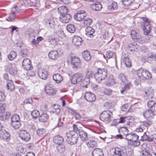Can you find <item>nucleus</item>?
Returning <instances> with one entry per match:
<instances>
[{"instance_id": "nucleus-1", "label": "nucleus", "mask_w": 156, "mask_h": 156, "mask_svg": "<svg viewBox=\"0 0 156 156\" xmlns=\"http://www.w3.org/2000/svg\"><path fill=\"white\" fill-rule=\"evenodd\" d=\"M148 107L150 109H146L143 112V115L147 119L152 117L154 115L153 111L156 110V103L152 100L149 101L147 103Z\"/></svg>"}, {"instance_id": "nucleus-2", "label": "nucleus", "mask_w": 156, "mask_h": 156, "mask_svg": "<svg viewBox=\"0 0 156 156\" xmlns=\"http://www.w3.org/2000/svg\"><path fill=\"white\" fill-rule=\"evenodd\" d=\"M79 122H76V124L73 125V131L74 132L77 136L79 135L81 140L83 141L88 140L87 134L85 131L81 129L78 128Z\"/></svg>"}, {"instance_id": "nucleus-3", "label": "nucleus", "mask_w": 156, "mask_h": 156, "mask_svg": "<svg viewBox=\"0 0 156 156\" xmlns=\"http://www.w3.org/2000/svg\"><path fill=\"white\" fill-rule=\"evenodd\" d=\"M137 75L140 81L143 80H148L152 77V75L148 71L140 68L136 71Z\"/></svg>"}, {"instance_id": "nucleus-4", "label": "nucleus", "mask_w": 156, "mask_h": 156, "mask_svg": "<svg viewBox=\"0 0 156 156\" xmlns=\"http://www.w3.org/2000/svg\"><path fill=\"white\" fill-rule=\"evenodd\" d=\"M107 71L105 69L98 68L97 72L94 75V78L97 82L99 83L107 76Z\"/></svg>"}, {"instance_id": "nucleus-5", "label": "nucleus", "mask_w": 156, "mask_h": 156, "mask_svg": "<svg viewBox=\"0 0 156 156\" xmlns=\"http://www.w3.org/2000/svg\"><path fill=\"white\" fill-rule=\"evenodd\" d=\"M73 132H70L66 133V141L69 144L73 145L76 144L78 140L77 134L74 133Z\"/></svg>"}, {"instance_id": "nucleus-6", "label": "nucleus", "mask_w": 156, "mask_h": 156, "mask_svg": "<svg viewBox=\"0 0 156 156\" xmlns=\"http://www.w3.org/2000/svg\"><path fill=\"white\" fill-rule=\"evenodd\" d=\"M139 136L135 133L128 134L126 136V139L132 142V144L135 147H136L140 144L138 140Z\"/></svg>"}, {"instance_id": "nucleus-7", "label": "nucleus", "mask_w": 156, "mask_h": 156, "mask_svg": "<svg viewBox=\"0 0 156 156\" xmlns=\"http://www.w3.org/2000/svg\"><path fill=\"white\" fill-rule=\"evenodd\" d=\"M112 113L108 110L103 111L101 114L100 119L105 122H109L111 121V118L112 117Z\"/></svg>"}, {"instance_id": "nucleus-8", "label": "nucleus", "mask_w": 156, "mask_h": 156, "mask_svg": "<svg viewBox=\"0 0 156 156\" xmlns=\"http://www.w3.org/2000/svg\"><path fill=\"white\" fill-rule=\"evenodd\" d=\"M71 62L73 68L75 69L80 68L82 64L79 58L76 56L71 57Z\"/></svg>"}, {"instance_id": "nucleus-9", "label": "nucleus", "mask_w": 156, "mask_h": 156, "mask_svg": "<svg viewBox=\"0 0 156 156\" xmlns=\"http://www.w3.org/2000/svg\"><path fill=\"white\" fill-rule=\"evenodd\" d=\"M0 138L2 140L8 142L11 139L10 135L8 132L5 130H0Z\"/></svg>"}, {"instance_id": "nucleus-10", "label": "nucleus", "mask_w": 156, "mask_h": 156, "mask_svg": "<svg viewBox=\"0 0 156 156\" xmlns=\"http://www.w3.org/2000/svg\"><path fill=\"white\" fill-rule=\"evenodd\" d=\"M86 16V13L84 11L80 10L75 14L74 18L76 21H80L84 20Z\"/></svg>"}, {"instance_id": "nucleus-11", "label": "nucleus", "mask_w": 156, "mask_h": 156, "mask_svg": "<svg viewBox=\"0 0 156 156\" xmlns=\"http://www.w3.org/2000/svg\"><path fill=\"white\" fill-rule=\"evenodd\" d=\"M19 136L22 140L26 142L29 141L30 137V134L27 131L23 130L20 131Z\"/></svg>"}, {"instance_id": "nucleus-12", "label": "nucleus", "mask_w": 156, "mask_h": 156, "mask_svg": "<svg viewBox=\"0 0 156 156\" xmlns=\"http://www.w3.org/2000/svg\"><path fill=\"white\" fill-rule=\"evenodd\" d=\"M83 75L81 73H76L72 76L71 81L72 83L76 84L80 82L82 80Z\"/></svg>"}, {"instance_id": "nucleus-13", "label": "nucleus", "mask_w": 156, "mask_h": 156, "mask_svg": "<svg viewBox=\"0 0 156 156\" xmlns=\"http://www.w3.org/2000/svg\"><path fill=\"white\" fill-rule=\"evenodd\" d=\"M45 91L50 95H54L56 93L54 87L50 84L48 85L45 87Z\"/></svg>"}, {"instance_id": "nucleus-14", "label": "nucleus", "mask_w": 156, "mask_h": 156, "mask_svg": "<svg viewBox=\"0 0 156 156\" xmlns=\"http://www.w3.org/2000/svg\"><path fill=\"white\" fill-rule=\"evenodd\" d=\"M122 3L123 5L126 6H128L133 4V6L134 7V8L136 9L138 8L140 5V4L138 3H136L133 2L134 0H122Z\"/></svg>"}, {"instance_id": "nucleus-15", "label": "nucleus", "mask_w": 156, "mask_h": 156, "mask_svg": "<svg viewBox=\"0 0 156 156\" xmlns=\"http://www.w3.org/2000/svg\"><path fill=\"white\" fill-rule=\"evenodd\" d=\"M22 67L25 70H29L32 69L33 66L31 65V62L28 59H24L22 63Z\"/></svg>"}, {"instance_id": "nucleus-16", "label": "nucleus", "mask_w": 156, "mask_h": 156, "mask_svg": "<svg viewBox=\"0 0 156 156\" xmlns=\"http://www.w3.org/2000/svg\"><path fill=\"white\" fill-rule=\"evenodd\" d=\"M142 27L143 28L144 34L147 35L150 34L151 30L150 21L146 23H143V25H142Z\"/></svg>"}, {"instance_id": "nucleus-17", "label": "nucleus", "mask_w": 156, "mask_h": 156, "mask_svg": "<svg viewBox=\"0 0 156 156\" xmlns=\"http://www.w3.org/2000/svg\"><path fill=\"white\" fill-rule=\"evenodd\" d=\"M38 75L41 79L45 80L47 79L48 73L46 69L42 68L38 69Z\"/></svg>"}, {"instance_id": "nucleus-18", "label": "nucleus", "mask_w": 156, "mask_h": 156, "mask_svg": "<svg viewBox=\"0 0 156 156\" xmlns=\"http://www.w3.org/2000/svg\"><path fill=\"white\" fill-rule=\"evenodd\" d=\"M71 15L68 13L63 15H60L59 19L60 21L63 23H68L71 18Z\"/></svg>"}, {"instance_id": "nucleus-19", "label": "nucleus", "mask_w": 156, "mask_h": 156, "mask_svg": "<svg viewBox=\"0 0 156 156\" xmlns=\"http://www.w3.org/2000/svg\"><path fill=\"white\" fill-rule=\"evenodd\" d=\"M84 97L87 101L90 102L94 101L96 99L95 94L90 92H86L85 94Z\"/></svg>"}, {"instance_id": "nucleus-20", "label": "nucleus", "mask_w": 156, "mask_h": 156, "mask_svg": "<svg viewBox=\"0 0 156 156\" xmlns=\"http://www.w3.org/2000/svg\"><path fill=\"white\" fill-rule=\"evenodd\" d=\"M18 8V7L17 6H16L12 8L11 12L9 13L8 17V18L11 21H13L14 20L15 18V14L17 13L18 12L17 11Z\"/></svg>"}, {"instance_id": "nucleus-21", "label": "nucleus", "mask_w": 156, "mask_h": 156, "mask_svg": "<svg viewBox=\"0 0 156 156\" xmlns=\"http://www.w3.org/2000/svg\"><path fill=\"white\" fill-rule=\"evenodd\" d=\"M46 27L48 29L54 28L55 25V22L54 19L50 18L46 20L45 23Z\"/></svg>"}, {"instance_id": "nucleus-22", "label": "nucleus", "mask_w": 156, "mask_h": 156, "mask_svg": "<svg viewBox=\"0 0 156 156\" xmlns=\"http://www.w3.org/2000/svg\"><path fill=\"white\" fill-rule=\"evenodd\" d=\"M123 151V148H120L118 147H115L112 155L113 156H124Z\"/></svg>"}, {"instance_id": "nucleus-23", "label": "nucleus", "mask_w": 156, "mask_h": 156, "mask_svg": "<svg viewBox=\"0 0 156 156\" xmlns=\"http://www.w3.org/2000/svg\"><path fill=\"white\" fill-rule=\"evenodd\" d=\"M48 56L50 58L52 59L55 60L59 57L58 51L56 50H52L49 52Z\"/></svg>"}, {"instance_id": "nucleus-24", "label": "nucleus", "mask_w": 156, "mask_h": 156, "mask_svg": "<svg viewBox=\"0 0 156 156\" xmlns=\"http://www.w3.org/2000/svg\"><path fill=\"white\" fill-rule=\"evenodd\" d=\"M9 73L11 75L14 76L17 74V71L14 64H9Z\"/></svg>"}, {"instance_id": "nucleus-25", "label": "nucleus", "mask_w": 156, "mask_h": 156, "mask_svg": "<svg viewBox=\"0 0 156 156\" xmlns=\"http://www.w3.org/2000/svg\"><path fill=\"white\" fill-rule=\"evenodd\" d=\"M92 156H104L102 150L100 148H96L92 153Z\"/></svg>"}, {"instance_id": "nucleus-26", "label": "nucleus", "mask_w": 156, "mask_h": 156, "mask_svg": "<svg viewBox=\"0 0 156 156\" xmlns=\"http://www.w3.org/2000/svg\"><path fill=\"white\" fill-rule=\"evenodd\" d=\"M53 78L54 81L57 83H59L63 80V77L59 73H55L53 76Z\"/></svg>"}, {"instance_id": "nucleus-27", "label": "nucleus", "mask_w": 156, "mask_h": 156, "mask_svg": "<svg viewBox=\"0 0 156 156\" xmlns=\"http://www.w3.org/2000/svg\"><path fill=\"white\" fill-rule=\"evenodd\" d=\"M86 34L88 36L93 37V34L94 32V30L90 27H87L86 29Z\"/></svg>"}, {"instance_id": "nucleus-28", "label": "nucleus", "mask_w": 156, "mask_h": 156, "mask_svg": "<svg viewBox=\"0 0 156 156\" xmlns=\"http://www.w3.org/2000/svg\"><path fill=\"white\" fill-rule=\"evenodd\" d=\"M82 41L81 37L78 36H75L73 39V42L75 45L79 46L81 44Z\"/></svg>"}, {"instance_id": "nucleus-29", "label": "nucleus", "mask_w": 156, "mask_h": 156, "mask_svg": "<svg viewBox=\"0 0 156 156\" xmlns=\"http://www.w3.org/2000/svg\"><path fill=\"white\" fill-rule=\"evenodd\" d=\"M90 7L93 10L96 11L100 10L102 8V5L99 2H96L91 5Z\"/></svg>"}, {"instance_id": "nucleus-30", "label": "nucleus", "mask_w": 156, "mask_h": 156, "mask_svg": "<svg viewBox=\"0 0 156 156\" xmlns=\"http://www.w3.org/2000/svg\"><path fill=\"white\" fill-rule=\"evenodd\" d=\"M53 140L55 143L57 144H62L64 140L63 138L59 135H57L55 136L53 138Z\"/></svg>"}, {"instance_id": "nucleus-31", "label": "nucleus", "mask_w": 156, "mask_h": 156, "mask_svg": "<svg viewBox=\"0 0 156 156\" xmlns=\"http://www.w3.org/2000/svg\"><path fill=\"white\" fill-rule=\"evenodd\" d=\"M48 118V115L47 114L44 113L39 116V119L40 122H44L47 121Z\"/></svg>"}, {"instance_id": "nucleus-32", "label": "nucleus", "mask_w": 156, "mask_h": 156, "mask_svg": "<svg viewBox=\"0 0 156 156\" xmlns=\"http://www.w3.org/2000/svg\"><path fill=\"white\" fill-rule=\"evenodd\" d=\"M66 29L69 32L73 33L75 31L76 28L74 25L69 24L66 26Z\"/></svg>"}, {"instance_id": "nucleus-33", "label": "nucleus", "mask_w": 156, "mask_h": 156, "mask_svg": "<svg viewBox=\"0 0 156 156\" xmlns=\"http://www.w3.org/2000/svg\"><path fill=\"white\" fill-rule=\"evenodd\" d=\"M37 135L42 138H44L46 135V130L44 128L38 129L37 131Z\"/></svg>"}, {"instance_id": "nucleus-34", "label": "nucleus", "mask_w": 156, "mask_h": 156, "mask_svg": "<svg viewBox=\"0 0 156 156\" xmlns=\"http://www.w3.org/2000/svg\"><path fill=\"white\" fill-rule=\"evenodd\" d=\"M118 131L120 134H121L123 135H125L126 136L127 135L128 133V131L127 129L125 127H121L118 129Z\"/></svg>"}, {"instance_id": "nucleus-35", "label": "nucleus", "mask_w": 156, "mask_h": 156, "mask_svg": "<svg viewBox=\"0 0 156 156\" xmlns=\"http://www.w3.org/2000/svg\"><path fill=\"white\" fill-rule=\"evenodd\" d=\"M10 125L12 127L15 129H18L20 128L21 124L20 121L11 122Z\"/></svg>"}, {"instance_id": "nucleus-36", "label": "nucleus", "mask_w": 156, "mask_h": 156, "mask_svg": "<svg viewBox=\"0 0 156 156\" xmlns=\"http://www.w3.org/2000/svg\"><path fill=\"white\" fill-rule=\"evenodd\" d=\"M97 144L95 141L91 139H89L88 141L86 143V145L88 147L94 148L96 146Z\"/></svg>"}, {"instance_id": "nucleus-37", "label": "nucleus", "mask_w": 156, "mask_h": 156, "mask_svg": "<svg viewBox=\"0 0 156 156\" xmlns=\"http://www.w3.org/2000/svg\"><path fill=\"white\" fill-rule=\"evenodd\" d=\"M123 151L124 153V156H132L133 155V151L129 149L123 148Z\"/></svg>"}, {"instance_id": "nucleus-38", "label": "nucleus", "mask_w": 156, "mask_h": 156, "mask_svg": "<svg viewBox=\"0 0 156 156\" xmlns=\"http://www.w3.org/2000/svg\"><path fill=\"white\" fill-rule=\"evenodd\" d=\"M51 111L58 115L60 111V108L58 105H54L51 107Z\"/></svg>"}, {"instance_id": "nucleus-39", "label": "nucleus", "mask_w": 156, "mask_h": 156, "mask_svg": "<svg viewBox=\"0 0 156 156\" xmlns=\"http://www.w3.org/2000/svg\"><path fill=\"white\" fill-rule=\"evenodd\" d=\"M7 82V83L6 85L8 89L10 91H13L15 88L13 82L11 80Z\"/></svg>"}, {"instance_id": "nucleus-40", "label": "nucleus", "mask_w": 156, "mask_h": 156, "mask_svg": "<svg viewBox=\"0 0 156 156\" xmlns=\"http://www.w3.org/2000/svg\"><path fill=\"white\" fill-rule=\"evenodd\" d=\"M123 61L127 67H129L131 66V61L128 57H125L123 59Z\"/></svg>"}, {"instance_id": "nucleus-41", "label": "nucleus", "mask_w": 156, "mask_h": 156, "mask_svg": "<svg viewBox=\"0 0 156 156\" xmlns=\"http://www.w3.org/2000/svg\"><path fill=\"white\" fill-rule=\"evenodd\" d=\"M83 56L85 60L87 61H89L91 58L89 52L87 51L83 52Z\"/></svg>"}, {"instance_id": "nucleus-42", "label": "nucleus", "mask_w": 156, "mask_h": 156, "mask_svg": "<svg viewBox=\"0 0 156 156\" xmlns=\"http://www.w3.org/2000/svg\"><path fill=\"white\" fill-rule=\"evenodd\" d=\"M131 86V83L130 82H128L127 83H125V86L123 87L121 90V93L123 94L125 92L129 89Z\"/></svg>"}, {"instance_id": "nucleus-43", "label": "nucleus", "mask_w": 156, "mask_h": 156, "mask_svg": "<svg viewBox=\"0 0 156 156\" xmlns=\"http://www.w3.org/2000/svg\"><path fill=\"white\" fill-rule=\"evenodd\" d=\"M90 82V79L88 78L85 77L81 83V85L83 87H86L88 85Z\"/></svg>"}, {"instance_id": "nucleus-44", "label": "nucleus", "mask_w": 156, "mask_h": 156, "mask_svg": "<svg viewBox=\"0 0 156 156\" xmlns=\"http://www.w3.org/2000/svg\"><path fill=\"white\" fill-rule=\"evenodd\" d=\"M118 5L116 2H113L111 4L108 5L107 9L109 11H113L117 8Z\"/></svg>"}, {"instance_id": "nucleus-45", "label": "nucleus", "mask_w": 156, "mask_h": 156, "mask_svg": "<svg viewBox=\"0 0 156 156\" xmlns=\"http://www.w3.org/2000/svg\"><path fill=\"white\" fill-rule=\"evenodd\" d=\"M16 53L15 51H12L8 55V58L9 60H12L16 57Z\"/></svg>"}, {"instance_id": "nucleus-46", "label": "nucleus", "mask_w": 156, "mask_h": 156, "mask_svg": "<svg viewBox=\"0 0 156 156\" xmlns=\"http://www.w3.org/2000/svg\"><path fill=\"white\" fill-rule=\"evenodd\" d=\"M94 74V73L93 71L90 69H88L86 71L85 77L90 79L93 77Z\"/></svg>"}, {"instance_id": "nucleus-47", "label": "nucleus", "mask_w": 156, "mask_h": 156, "mask_svg": "<svg viewBox=\"0 0 156 156\" xmlns=\"http://www.w3.org/2000/svg\"><path fill=\"white\" fill-rule=\"evenodd\" d=\"M118 78L122 82H125L127 81L126 76L123 73H120L119 75Z\"/></svg>"}, {"instance_id": "nucleus-48", "label": "nucleus", "mask_w": 156, "mask_h": 156, "mask_svg": "<svg viewBox=\"0 0 156 156\" xmlns=\"http://www.w3.org/2000/svg\"><path fill=\"white\" fill-rule=\"evenodd\" d=\"M60 15H63L67 13L68 9L65 6H62L58 9Z\"/></svg>"}, {"instance_id": "nucleus-49", "label": "nucleus", "mask_w": 156, "mask_h": 156, "mask_svg": "<svg viewBox=\"0 0 156 156\" xmlns=\"http://www.w3.org/2000/svg\"><path fill=\"white\" fill-rule=\"evenodd\" d=\"M151 136H147L145 133H144L143 135L142 136V139L143 141H152V139Z\"/></svg>"}, {"instance_id": "nucleus-50", "label": "nucleus", "mask_w": 156, "mask_h": 156, "mask_svg": "<svg viewBox=\"0 0 156 156\" xmlns=\"http://www.w3.org/2000/svg\"><path fill=\"white\" fill-rule=\"evenodd\" d=\"M20 121L19 115L17 114H14L11 118V122Z\"/></svg>"}, {"instance_id": "nucleus-51", "label": "nucleus", "mask_w": 156, "mask_h": 156, "mask_svg": "<svg viewBox=\"0 0 156 156\" xmlns=\"http://www.w3.org/2000/svg\"><path fill=\"white\" fill-rule=\"evenodd\" d=\"M108 83L110 85H113L116 83L115 79L113 75H111L108 78Z\"/></svg>"}, {"instance_id": "nucleus-52", "label": "nucleus", "mask_w": 156, "mask_h": 156, "mask_svg": "<svg viewBox=\"0 0 156 156\" xmlns=\"http://www.w3.org/2000/svg\"><path fill=\"white\" fill-rule=\"evenodd\" d=\"M57 150L60 152L64 151L65 150V147L64 145L62 144H58L57 146Z\"/></svg>"}, {"instance_id": "nucleus-53", "label": "nucleus", "mask_w": 156, "mask_h": 156, "mask_svg": "<svg viewBox=\"0 0 156 156\" xmlns=\"http://www.w3.org/2000/svg\"><path fill=\"white\" fill-rule=\"evenodd\" d=\"M27 37L28 38L29 40H31V39L35 38V34L34 32H29L27 34Z\"/></svg>"}, {"instance_id": "nucleus-54", "label": "nucleus", "mask_w": 156, "mask_h": 156, "mask_svg": "<svg viewBox=\"0 0 156 156\" xmlns=\"http://www.w3.org/2000/svg\"><path fill=\"white\" fill-rule=\"evenodd\" d=\"M31 115L33 118H36L39 116L40 113L38 110H35L32 112Z\"/></svg>"}, {"instance_id": "nucleus-55", "label": "nucleus", "mask_w": 156, "mask_h": 156, "mask_svg": "<svg viewBox=\"0 0 156 156\" xmlns=\"http://www.w3.org/2000/svg\"><path fill=\"white\" fill-rule=\"evenodd\" d=\"M27 49L26 48L22 49L20 51V55L23 57H25L27 55Z\"/></svg>"}, {"instance_id": "nucleus-56", "label": "nucleus", "mask_w": 156, "mask_h": 156, "mask_svg": "<svg viewBox=\"0 0 156 156\" xmlns=\"http://www.w3.org/2000/svg\"><path fill=\"white\" fill-rule=\"evenodd\" d=\"M6 107L5 104L0 103V114L3 112L5 111Z\"/></svg>"}, {"instance_id": "nucleus-57", "label": "nucleus", "mask_w": 156, "mask_h": 156, "mask_svg": "<svg viewBox=\"0 0 156 156\" xmlns=\"http://www.w3.org/2000/svg\"><path fill=\"white\" fill-rule=\"evenodd\" d=\"M92 20L90 18H87L84 21V23L87 26L90 25L92 23Z\"/></svg>"}, {"instance_id": "nucleus-58", "label": "nucleus", "mask_w": 156, "mask_h": 156, "mask_svg": "<svg viewBox=\"0 0 156 156\" xmlns=\"http://www.w3.org/2000/svg\"><path fill=\"white\" fill-rule=\"evenodd\" d=\"M56 34L59 37L62 38L65 37L64 32L62 30H59L56 33Z\"/></svg>"}, {"instance_id": "nucleus-59", "label": "nucleus", "mask_w": 156, "mask_h": 156, "mask_svg": "<svg viewBox=\"0 0 156 156\" xmlns=\"http://www.w3.org/2000/svg\"><path fill=\"white\" fill-rule=\"evenodd\" d=\"M31 1L30 0H23L22 5H24L25 6H29Z\"/></svg>"}, {"instance_id": "nucleus-60", "label": "nucleus", "mask_w": 156, "mask_h": 156, "mask_svg": "<svg viewBox=\"0 0 156 156\" xmlns=\"http://www.w3.org/2000/svg\"><path fill=\"white\" fill-rule=\"evenodd\" d=\"M125 120L126 122L127 123V125L129 124V123L132 122L133 117L132 116H125Z\"/></svg>"}, {"instance_id": "nucleus-61", "label": "nucleus", "mask_w": 156, "mask_h": 156, "mask_svg": "<svg viewBox=\"0 0 156 156\" xmlns=\"http://www.w3.org/2000/svg\"><path fill=\"white\" fill-rule=\"evenodd\" d=\"M106 55L107 58L108 59L110 58L113 56V52L111 51H108L106 54Z\"/></svg>"}, {"instance_id": "nucleus-62", "label": "nucleus", "mask_w": 156, "mask_h": 156, "mask_svg": "<svg viewBox=\"0 0 156 156\" xmlns=\"http://www.w3.org/2000/svg\"><path fill=\"white\" fill-rule=\"evenodd\" d=\"M137 33L134 30H132L131 32V36L132 38L135 39L137 38Z\"/></svg>"}, {"instance_id": "nucleus-63", "label": "nucleus", "mask_w": 156, "mask_h": 156, "mask_svg": "<svg viewBox=\"0 0 156 156\" xmlns=\"http://www.w3.org/2000/svg\"><path fill=\"white\" fill-rule=\"evenodd\" d=\"M141 156H152L148 151H143L140 153Z\"/></svg>"}, {"instance_id": "nucleus-64", "label": "nucleus", "mask_w": 156, "mask_h": 156, "mask_svg": "<svg viewBox=\"0 0 156 156\" xmlns=\"http://www.w3.org/2000/svg\"><path fill=\"white\" fill-rule=\"evenodd\" d=\"M147 57L148 58L156 59V54L150 52L147 54Z\"/></svg>"}]
</instances>
